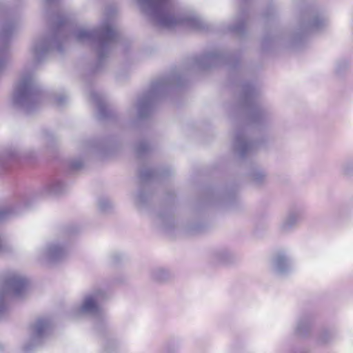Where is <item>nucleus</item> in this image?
Wrapping results in <instances>:
<instances>
[{
  "label": "nucleus",
  "mask_w": 353,
  "mask_h": 353,
  "mask_svg": "<svg viewBox=\"0 0 353 353\" xmlns=\"http://www.w3.org/2000/svg\"><path fill=\"white\" fill-rule=\"evenodd\" d=\"M157 221L162 227L168 228L174 223L172 215L168 212H161L157 214Z\"/></svg>",
  "instance_id": "obj_25"
},
{
  "label": "nucleus",
  "mask_w": 353,
  "mask_h": 353,
  "mask_svg": "<svg viewBox=\"0 0 353 353\" xmlns=\"http://www.w3.org/2000/svg\"><path fill=\"white\" fill-rule=\"evenodd\" d=\"M250 180L256 185H262L268 181L267 173L261 169H254L250 173Z\"/></svg>",
  "instance_id": "obj_20"
},
{
  "label": "nucleus",
  "mask_w": 353,
  "mask_h": 353,
  "mask_svg": "<svg viewBox=\"0 0 353 353\" xmlns=\"http://www.w3.org/2000/svg\"><path fill=\"white\" fill-rule=\"evenodd\" d=\"M334 338V334L330 330H324L319 336V343L321 344H326L330 342Z\"/></svg>",
  "instance_id": "obj_28"
},
{
  "label": "nucleus",
  "mask_w": 353,
  "mask_h": 353,
  "mask_svg": "<svg viewBox=\"0 0 353 353\" xmlns=\"http://www.w3.org/2000/svg\"><path fill=\"white\" fill-rule=\"evenodd\" d=\"M90 98L93 100L97 106L99 117L101 119L107 117V107L105 104L102 97L98 92H93L90 94Z\"/></svg>",
  "instance_id": "obj_21"
},
{
  "label": "nucleus",
  "mask_w": 353,
  "mask_h": 353,
  "mask_svg": "<svg viewBox=\"0 0 353 353\" xmlns=\"http://www.w3.org/2000/svg\"><path fill=\"white\" fill-rule=\"evenodd\" d=\"M109 294L103 288H97L86 294L81 303L74 308L76 316H97L102 314L101 303L108 299Z\"/></svg>",
  "instance_id": "obj_8"
},
{
  "label": "nucleus",
  "mask_w": 353,
  "mask_h": 353,
  "mask_svg": "<svg viewBox=\"0 0 353 353\" xmlns=\"http://www.w3.org/2000/svg\"><path fill=\"white\" fill-rule=\"evenodd\" d=\"M40 99L33 71L24 70L15 85L12 99L13 106L29 114L36 108Z\"/></svg>",
  "instance_id": "obj_4"
},
{
  "label": "nucleus",
  "mask_w": 353,
  "mask_h": 353,
  "mask_svg": "<svg viewBox=\"0 0 353 353\" xmlns=\"http://www.w3.org/2000/svg\"><path fill=\"white\" fill-rule=\"evenodd\" d=\"M52 327V321L48 317L36 320L30 327V339L23 346V352L30 353L35 347L41 345L50 334Z\"/></svg>",
  "instance_id": "obj_10"
},
{
  "label": "nucleus",
  "mask_w": 353,
  "mask_h": 353,
  "mask_svg": "<svg viewBox=\"0 0 353 353\" xmlns=\"http://www.w3.org/2000/svg\"><path fill=\"white\" fill-rule=\"evenodd\" d=\"M65 188L64 183L59 180L50 182L45 187L46 192L49 194H59L61 193Z\"/></svg>",
  "instance_id": "obj_23"
},
{
  "label": "nucleus",
  "mask_w": 353,
  "mask_h": 353,
  "mask_svg": "<svg viewBox=\"0 0 353 353\" xmlns=\"http://www.w3.org/2000/svg\"><path fill=\"white\" fill-rule=\"evenodd\" d=\"M65 39L62 28H59L52 35L41 36L36 38L30 47L32 61L30 65L34 66L43 61L52 50L61 52L62 50L61 43Z\"/></svg>",
  "instance_id": "obj_5"
},
{
  "label": "nucleus",
  "mask_w": 353,
  "mask_h": 353,
  "mask_svg": "<svg viewBox=\"0 0 353 353\" xmlns=\"http://www.w3.org/2000/svg\"><path fill=\"white\" fill-rule=\"evenodd\" d=\"M213 260L217 263L229 264L234 261V255L226 249H220L213 253Z\"/></svg>",
  "instance_id": "obj_19"
},
{
  "label": "nucleus",
  "mask_w": 353,
  "mask_h": 353,
  "mask_svg": "<svg viewBox=\"0 0 353 353\" xmlns=\"http://www.w3.org/2000/svg\"><path fill=\"white\" fill-rule=\"evenodd\" d=\"M66 22V17L65 16H58L57 19V23L59 27L62 26Z\"/></svg>",
  "instance_id": "obj_40"
},
{
  "label": "nucleus",
  "mask_w": 353,
  "mask_h": 353,
  "mask_svg": "<svg viewBox=\"0 0 353 353\" xmlns=\"http://www.w3.org/2000/svg\"><path fill=\"white\" fill-rule=\"evenodd\" d=\"M5 155L8 158L17 159L25 155L17 146H10L5 151Z\"/></svg>",
  "instance_id": "obj_27"
},
{
  "label": "nucleus",
  "mask_w": 353,
  "mask_h": 353,
  "mask_svg": "<svg viewBox=\"0 0 353 353\" xmlns=\"http://www.w3.org/2000/svg\"><path fill=\"white\" fill-rule=\"evenodd\" d=\"M350 69V62L347 59H340L335 61L334 72L336 76L341 77L344 76Z\"/></svg>",
  "instance_id": "obj_22"
},
{
  "label": "nucleus",
  "mask_w": 353,
  "mask_h": 353,
  "mask_svg": "<svg viewBox=\"0 0 353 353\" xmlns=\"http://www.w3.org/2000/svg\"><path fill=\"white\" fill-rule=\"evenodd\" d=\"M135 200H136V202H137L138 203H143L145 200V194L143 192L140 191L136 195Z\"/></svg>",
  "instance_id": "obj_39"
},
{
  "label": "nucleus",
  "mask_w": 353,
  "mask_h": 353,
  "mask_svg": "<svg viewBox=\"0 0 353 353\" xmlns=\"http://www.w3.org/2000/svg\"><path fill=\"white\" fill-rule=\"evenodd\" d=\"M312 325V318L310 316H303L297 321L295 333L296 335L304 337L310 332Z\"/></svg>",
  "instance_id": "obj_17"
},
{
  "label": "nucleus",
  "mask_w": 353,
  "mask_h": 353,
  "mask_svg": "<svg viewBox=\"0 0 353 353\" xmlns=\"http://www.w3.org/2000/svg\"><path fill=\"white\" fill-rule=\"evenodd\" d=\"M153 174L154 172L152 170L145 169L141 171L140 176L143 179L145 180L152 177Z\"/></svg>",
  "instance_id": "obj_38"
},
{
  "label": "nucleus",
  "mask_w": 353,
  "mask_h": 353,
  "mask_svg": "<svg viewBox=\"0 0 353 353\" xmlns=\"http://www.w3.org/2000/svg\"><path fill=\"white\" fill-rule=\"evenodd\" d=\"M141 9L152 17L158 26L172 28L182 25L194 30H202L204 24L196 14L178 15L170 0H135Z\"/></svg>",
  "instance_id": "obj_1"
},
{
  "label": "nucleus",
  "mask_w": 353,
  "mask_h": 353,
  "mask_svg": "<svg viewBox=\"0 0 353 353\" xmlns=\"http://www.w3.org/2000/svg\"><path fill=\"white\" fill-rule=\"evenodd\" d=\"M54 0H43V1L46 3V4H48V3H52V1H54Z\"/></svg>",
  "instance_id": "obj_41"
},
{
  "label": "nucleus",
  "mask_w": 353,
  "mask_h": 353,
  "mask_svg": "<svg viewBox=\"0 0 353 353\" xmlns=\"http://www.w3.org/2000/svg\"><path fill=\"white\" fill-rule=\"evenodd\" d=\"M288 46H292L296 44L297 38L294 37H283L281 39Z\"/></svg>",
  "instance_id": "obj_37"
},
{
  "label": "nucleus",
  "mask_w": 353,
  "mask_h": 353,
  "mask_svg": "<svg viewBox=\"0 0 353 353\" xmlns=\"http://www.w3.org/2000/svg\"><path fill=\"white\" fill-rule=\"evenodd\" d=\"M68 239L58 237L48 242L37 251V259L43 264H53L63 261L68 254Z\"/></svg>",
  "instance_id": "obj_9"
},
{
  "label": "nucleus",
  "mask_w": 353,
  "mask_h": 353,
  "mask_svg": "<svg viewBox=\"0 0 353 353\" xmlns=\"http://www.w3.org/2000/svg\"><path fill=\"white\" fill-rule=\"evenodd\" d=\"M83 162L81 159H74L70 162V168L74 170H77L82 168Z\"/></svg>",
  "instance_id": "obj_35"
},
{
  "label": "nucleus",
  "mask_w": 353,
  "mask_h": 353,
  "mask_svg": "<svg viewBox=\"0 0 353 353\" xmlns=\"http://www.w3.org/2000/svg\"><path fill=\"white\" fill-rule=\"evenodd\" d=\"M164 349L167 352L174 353L177 350L178 347L172 341H167L165 343Z\"/></svg>",
  "instance_id": "obj_33"
},
{
  "label": "nucleus",
  "mask_w": 353,
  "mask_h": 353,
  "mask_svg": "<svg viewBox=\"0 0 353 353\" xmlns=\"http://www.w3.org/2000/svg\"><path fill=\"white\" fill-rule=\"evenodd\" d=\"M328 21V17L323 13H312L307 20L302 22L301 31L310 32L319 30L327 25Z\"/></svg>",
  "instance_id": "obj_13"
},
{
  "label": "nucleus",
  "mask_w": 353,
  "mask_h": 353,
  "mask_svg": "<svg viewBox=\"0 0 353 353\" xmlns=\"http://www.w3.org/2000/svg\"><path fill=\"white\" fill-rule=\"evenodd\" d=\"M53 140V138L52 137H47L46 138V141H52Z\"/></svg>",
  "instance_id": "obj_42"
},
{
  "label": "nucleus",
  "mask_w": 353,
  "mask_h": 353,
  "mask_svg": "<svg viewBox=\"0 0 353 353\" xmlns=\"http://www.w3.org/2000/svg\"><path fill=\"white\" fill-rule=\"evenodd\" d=\"M70 37L78 43L92 46L97 52L98 62L101 64L108 57L117 40V32L110 21L105 19L98 28L83 25L76 26Z\"/></svg>",
  "instance_id": "obj_2"
},
{
  "label": "nucleus",
  "mask_w": 353,
  "mask_h": 353,
  "mask_svg": "<svg viewBox=\"0 0 353 353\" xmlns=\"http://www.w3.org/2000/svg\"><path fill=\"white\" fill-rule=\"evenodd\" d=\"M104 348L109 353L116 352L119 348V343L115 339H110L106 342Z\"/></svg>",
  "instance_id": "obj_31"
},
{
  "label": "nucleus",
  "mask_w": 353,
  "mask_h": 353,
  "mask_svg": "<svg viewBox=\"0 0 353 353\" xmlns=\"http://www.w3.org/2000/svg\"><path fill=\"white\" fill-rule=\"evenodd\" d=\"M148 149V144L146 142H141L137 146V152L141 155Z\"/></svg>",
  "instance_id": "obj_34"
},
{
  "label": "nucleus",
  "mask_w": 353,
  "mask_h": 353,
  "mask_svg": "<svg viewBox=\"0 0 353 353\" xmlns=\"http://www.w3.org/2000/svg\"><path fill=\"white\" fill-rule=\"evenodd\" d=\"M258 93V90L251 84L245 85L243 88V103L249 109V117L252 122H259L266 117L265 111L256 102Z\"/></svg>",
  "instance_id": "obj_11"
},
{
  "label": "nucleus",
  "mask_w": 353,
  "mask_h": 353,
  "mask_svg": "<svg viewBox=\"0 0 353 353\" xmlns=\"http://www.w3.org/2000/svg\"><path fill=\"white\" fill-rule=\"evenodd\" d=\"M234 148L240 157H244L252 152L254 144L247 139L244 132L239 131L235 134Z\"/></svg>",
  "instance_id": "obj_15"
},
{
  "label": "nucleus",
  "mask_w": 353,
  "mask_h": 353,
  "mask_svg": "<svg viewBox=\"0 0 353 353\" xmlns=\"http://www.w3.org/2000/svg\"><path fill=\"white\" fill-rule=\"evenodd\" d=\"M303 210L299 207L290 208L279 224V230L283 234L294 231L301 222Z\"/></svg>",
  "instance_id": "obj_12"
},
{
  "label": "nucleus",
  "mask_w": 353,
  "mask_h": 353,
  "mask_svg": "<svg viewBox=\"0 0 353 353\" xmlns=\"http://www.w3.org/2000/svg\"><path fill=\"white\" fill-rule=\"evenodd\" d=\"M235 25L232 27L229 28V30L238 34L241 35L244 32L245 17L244 15H239L236 17L234 21Z\"/></svg>",
  "instance_id": "obj_24"
},
{
  "label": "nucleus",
  "mask_w": 353,
  "mask_h": 353,
  "mask_svg": "<svg viewBox=\"0 0 353 353\" xmlns=\"http://www.w3.org/2000/svg\"><path fill=\"white\" fill-rule=\"evenodd\" d=\"M341 173L347 177L353 176V159L347 160L342 164Z\"/></svg>",
  "instance_id": "obj_29"
},
{
  "label": "nucleus",
  "mask_w": 353,
  "mask_h": 353,
  "mask_svg": "<svg viewBox=\"0 0 353 353\" xmlns=\"http://www.w3.org/2000/svg\"><path fill=\"white\" fill-rule=\"evenodd\" d=\"M181 85V77L178 74H170L154 81L149 90L138 100L135 106L128 110L130 114H136L139 118L149 115L154 103L166 94L172 88Z\"/></svg>",
  "instance_id": "obj_3"
},
{
  "label": "nucleus",
  "mask_w": 353,
  "mask_h": 353,
  "mask_svg": "<svg viewBox=\"0 0 353 353\" xmlns=\"http://www.w3.org/2000/svg\"><path fill=\"white\" fill-rule=\"evenodd\" d=\"M12 251V246L4 239L0 237V255H5Z\"/></svg>",
  "instance_id": "obj_30"
},
{
  "label": "nucleus",
  "mask_w": 353,
  "mask_h": 353,
  "mask_svg": "<svg viewBox=\"0 0 353 353\" xmlns=\"http://www.w3.org/2000/svg\"><path fill=\"white\" fill-rule=\"evenodd\" d=\"M0 74L9 62L8 43L10 37L19 27V19L12 16L3 7H0Z\"/></svg>",
  "instance_id": "obj_7"
},
{
  "label": "nucleus",
  "mask_w": 353,
  "mask_h": 353,
  "mask_svg": "<svg viewBox=\"0 0 353 353\" xmlns=\"http://www.w3.org/2000/svg\"><path fill=\"white\" fill-rule=\"evenodd\" d=\"M12 212L9 208H0V222L6 220L9 218Z\"/></svg>",
  "instance_id": "obj_32"
},
{
  "label": "nucleus",
  "mask_w": 353,
  "mask_h": 353,
  "mask_svg": "<svg viewBox=\"0 0 353 353\" xmlns=\"http://www.w3.org/2000/svg\"><path fill=\"white\" fill-rule=\"evenodd\" d=\"M67 101V96L65 94H60L55 97V103L58 105H63Z\"/></svg>",
  "instance_id": "obj_36"
},
{
  "label": "nucleus",
  "mask_w": 353,
  "mask_h": 353,
  "mask_svg": "<svg viewBox=\"0 0 353 353\" xmlns=\"http://www.w3.org/2000/svg\"><path fill=\"white\" fill-rule=\"evenodd\" d=\"M28 279L23 274L17 272H10L6 274L0 284V315L7 310V298L20 296L26 291Z\"/></svg>",
  "instance_id": "obj_6"
},
{
  "label": "nucleus",
  "mask_w": 353,
  "mask_h": 353,
  "mask_svg": "<svg viewBox=\"0 0 353 353\" xmlns=\"http://www.w3.org/2000/svg\"><path fill=\"white\" fill-rule=\"evenodd\" d=\"M221 59L222 55L219 52L212 51L195 58L194 65L199 69L205 70L218 65Z\"/></svg>",
  "instance_id": "obj_16"
},
{
  "label": "nucleus",
  "mask_w": 353,
  "mask_h": 353,
  "mask_svg": "<svg viewBox=\"0 0 353 353\" xmlns=\"http://www.w3.org/2000/svg\"><path fill=\"white\" fill-rule=\"evenodd\" d=\"M98 210L101 213H107L112 208V203L109 199L105 197L100 198L97 202Z\"/></svg>",
  "instance_id": "obj_26"
},
{
  "label": "nucleus",
  "mask_w": 353,
  "mask_h": 353,
  "mask_svg": "<svg viewBox=\"0 0 353 353\" xmlns=\"http://www.w3.org/2000/svg\"><path fill=\"white\" fill-rule=\"evenodd\" d=\"M152 279L159 283H165L172 279V275L163 268H157L151 272Z\"/></svg>",
  "instance_id": "obj_18"
},
{
  "label": "nucleus",
  "mask_w": 353,
  "mask_h": 353,
  "mask_svg": "<svg viewBox=\"0 0 353 353\" xmlns=\"http://www.w3.org/2000/svg\"><path fill=\"white\" fill-rule=\"evenodd\" d=\"M273 270L278 274H285L292 270L291 258L285 252H278L272 259Z\"/></svg>",
  "instance_id": "obj_14"
}]
</instances>
